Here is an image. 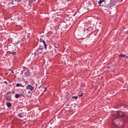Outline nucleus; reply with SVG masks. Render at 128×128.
I'll list each match as a JSON object with an SVG mask.
<instances>
[{"label": "nucleus", "mask_w": 128, "mask_h": 128, "mask_svg": "<svg viewBox=\"0 0 128 128\" xmlns=\"http://www.w3.org/2000/svg\"><path fill=\"white\" fill-rule=\"evenodd\" d=\"M68 22H67V24L66 22H62L60 24L59 28H66V24L70 25V24H72V18H70Z\"/></svg>", "instance_id": "obj_1"}, {"label": "nucleus", "mask_w": 128, "mask_h": 128, "mask_svg": "<svg viewBox=\"0 0 128 128\" xmlns=\"http://www.w3.org/2000/svg\"><path fill=\"white\" fill-rule=\"evenodd\" d=\"M116 4V0H110V2L107 5L108 8H112Z\"/></svg>", "instance_id": "obj_2"}, {"label": "nucleus", "mask_w": 128, "mask_h": 128, "mask_svg": "<svg viewBox=\"0 0 128 128\" xmlns=\"http://www.w3.org/2000/svg\"><path fill=\"white\" fill-rule=\"evenodd\" d=\"M44 50V47L40 46V47L36 50V52H34V55L36 54H42V50Z\"/></svg>", "instance_id": "obj_3"}, {"label": "nucleus", "mask_w": 128, "mask_h": 128, "mask_svg": "<svg viewBox=\"0 0 128 128\" xmlns=\"http://www.w3.org/2000/svg\"><path fill=\"white\" fill-rule=\"evenodd\" d=\"M117 118H116L112 120V124H113V126H112V128H118V125H116V122H116V120Z\"/></svg>", "instance_id": "obj_4"}, {"label": "nucleus", "mask_w": 128, "mask_h": 128, "mask_svg": "<svg viewBox=\"0 0 128 128\" xmlns=\"http://www.w3.org/2000/svg\"><path fill=\"white\" fill-rule=\"evenodd\" d=\"M26 88L28 90H30L31 92H32V90H34V86H32L31 84H28L26 86Z\"/></svg>", "instance_id": "obj_5"}, {"label": "nucleus", "mask_w": 128, "mask_h": 128, "mask_svg": "<svg viewBox=\"0 0 128 128\" xmlns=\"http://www.w3.org/2000/svg\"><path fill=\"white\" fill-rule=\"evenodd\" d=\"M24 76H30V70H28L24 73Z\"/></svg>", "instance_id": "obj_6"}, {"label": "nucleus", "mask_w": 128, "mask_h": 128, "mask_svg": "<svg viewBox=\"0 0 128 128\" xmlns=\"http://www.w3.org/2000/svg\"><path fill=\"white\" fill-rule=\"evenodd\" d=\"M16 86L18 87V86H22V88H24L26 86V85H22L21 83H18L16 84Z\"/></svg>", "instance_id": "obj_7"}, {"label": "nucleus", "mask_w": 128, "mask_h": 128, "mask_svg": "<svg viewBox=\"0 0 128 128\" xmlns=\"http://www.w3.org/2000/svg\"><path fill=\"white\" fill-rule=\"evenodd\" d=\"M119 57L120 58H128V56H126V55L123 54H120L119 55Z\"/></svg>", "instance_id": "obj_8"}, {"label": "nucleus", "mask_w": 128, "mask_h": 128, "mask_svg": "<svg viewBox=\"0 0 128 128\" xmlns=\"http://www.w3.org/2000/svg\"><path fill=\"white\" fill-rule=\"evenodd\" d=\"M120 108L121 110H124V108H126V106L121 105L120 106Z\"/></svg>", "instance_id": "obj_9"}, {"label": "nucleus", "mask_w": 128, "mask_h": 128, "mask_svg": "<svg viewBox=\"0 0 128 128\" xmlns=\"http://www.w3.org/2000/svg\"><path fill=\"white\" fill-rule=\"evenodd\" d=\"M6 106H7L8 108H10V106H12V103L10 102H7L6 103Z\"/></svg>", "instance_id": "obj_10"}, {"label": "nucleus", "mask_w": 128, "mask_h": 128, "mask_svg": "<svg viewBox=\"0 0 128 128\" xmlns=\"http://www.w3.org/2000/svg\"><path fill=\"white\" fill-rule=\"evenodd\" d=\"M22 0H12V4H14V2H20Z\"/></svg>", "instance_id": "obj_11"}, {"label": "nucleus", "mask_w": 128, "mask_h": 128, "mask_svg": "<svg viewBox=\"0 0 128 128\" xmlns=\"http://www.w3.org/2000/svg\"><path fill=\"white\" fill-rule=\"evenodd\" d=\"M6 100L7 102H10V100H12V98L10 96H7L6 98Z\"/></svg>", "instance_id": "obj_12"}, {"label": "nucleus", "mask_w": 128, "mask_h": 128, "mask_svg": "<svg viewBox=\"0 0 128 128\" xmlns=\"http://www.w3.org/2000/svg\"><path fill=\"white\" fill-rule=\"evenodd\" d=\"M10 94V91L8 92L7 93L4 94V98H6V96H8V94Z\"/></svg>", "instance_id": "obj_13"}, {"label": "nucleus", "mask_w": 128, "mask_h": 128, "mask_svg": "<svg viewBox=\"0 0 128 128\" xmlns=\"http://www.w3.org/2000/svg\"><path fill=\"white\" fill-rule=\"evenodd\" d=\"M15 98H20V94H16Z\"/></svg>", "instance_id": "obj_14"}, {"label": "nucleus", "mask_w": 128, "mask_h": 128, "mask_svg": "<svg viewBox=\"0 0 128 128\" xmlns=\"http://www.w3.org/2000/svg\"><path fill=\"white\" fill-rule=\"evenodd\" d=\"M20 44V40H18V42H15L16 44Z\"/></svg>", "instance_id": "obj_15"}, {"label": "nucleus", "mask_w": 128, "mask_h": 128, "mask_svg": "<svg viewBox=\"0 0 128 128\" xmlns=\"http://www.w3.org/2000/svg\"><path fill=\"white\" fill-rule=\"evenodd\" d=\"M102 0H100L98 1V4L100 6H101L102 4Z\"/></svg>", "instance_id": "obj_16"}, {"label": "nucleus", "mask_w": 128, "mask_h": 128, "mask_svg": "<svg viewBox=\"0 0 128 128\" xmlns=\"http://www.w3.org/2000/svg\"><path fill=\"white\" fill-rule=\"evenodd\" d=\"M43 44H44V46L46 50V42L44 41V42H43Z\"/></svg>", "instance_id": "obj_17"}, {"label": "nucleus", "mask_w": 128, "mask_h": 128, "mask_svg": "<svg viewBox=\"0 0 128 128\" xmlns=\"http://www.w3.org/2000/svg\"><path fill=\"white\" fill-rule=\"evenodd\" d=\"M72 98H74L75 100H78V96H73Z\"/></svg>", "instance_id": "obj_18"}, {"label": "nucleus", "mask_w": 128, "mask_h": 128, "mask_svg": "<svg viewBox=\"0 0 128 128\" xmlns=\"http://www.w3.org/2000/svg\"><path fill=\"white\" fill-rule=\"evenodd\" d=\"M40 42H44V39H40Z\"/></svg>", "instance_id": "obj_19"}, {"label": "nucleus", "mask_w": 128, "mask_h": 128, "mask_svg": "<svg viewBox=\"0 0 128 128\" xmlns=\"http://www.w3.org/2000/svg\"><path fill=\"white\" fill-rule=\"evenodd\" d=\"M36 0H30L29 2L32 3L34 2H36Z\"/></svg>", "instance_id": "obj_20"}, {"label": "nucleus", "mask_w": 128, "mask_h": 128, "mask_svg": "<svg viewBox=\"0 0 128 128\" xmlns=\"http://www.w3.org/2000/svg\"><path fill=\"white\" fill-rule=\"evenodd\" d=\"M82 96H84V94L81 93V94H80L78 95V96H80V97Z\"/></svg>", "instance_id": "obj_21"}, {"label": "nucleus", "mask_w": 128, "mask_h": 128, "mask_svg": "<svg viewBox=\"0 0 128 128\" xmlns=\"http://www.w3.org/2000/svg\"><path fill=\"white\" fill-rule=\"evenodd\" d=\"M18 116H19V118H22V114H18Z\"/></svg>", "instance_id": "obj_22"}, {"label": "nucleus", "mask_w": 128, "mask_h": 128, "mask_svg": "<svg viewBox=\"0 0 128 128\" xmlns=\"http://www.w3.org/2000/svg\"><path fill=\"white\" fill-rule=\"evenodd\" d=\"M12 54L13 56H16V52H13L12 53Z\"/></svg>", "instance_id": "obj_23"}, {"label": "nucleus", "mask_w": 128, "mask_h": 128, "mask_svg": "<svg viewBox=\"0 0 128 128\" xmlns=\"http://www.w3.org/2000/svg\"><path fill=\"white\" fill-rule=\"evenodd\" d=\"M21 96H24V94H19V98H21Z\"/></svg>", "instance_id": "obj_24"}, {"label": "nucleus", "mask_w": 128, "mask_h": 128, "mask_svg": "<svg viewBox=\"0 0 128 128\" xmlns=\"http://www.w3.org/2000/svg\"><path fill=\"white\" fill-rule=\"evenodd\" d=\"M46 87L44 88V92H46Z\"/></svg>", "instance_id": "obj_25"}, {"label": "nucleus", "mask_w": 128, "mask_h": 128, "mask_svg": "<svg viewBox=\"0 0 128 128\" xmlns=\"http://www.w3.org/2000/svg\"><path fill=\"white\" fill-rule=\"evenodd\" d=\"M78 14V12H77L76 14H75V16H76V15H77Z\"/></svg>", "instance_id": "obj_26"}, {"label": "nucleus", "mask_w": 128, "mask_h": 128, "mask_svg": "<svg viewBox=\"0 0 128 128\" xmlns=\"http://www.w3.org/2000/svg\"><path fill=\"white\" fill-rule=\"evenodd\" d=\"M4 84H8V82L6 81L4 82Z\"/></svg>", "instance_id": "obj_27"}, {"label": "nucleus", "mask_w": 128, "mask_h": 128, "mask_svg": "<svg viewBox=\"0 0 128 128\" xmlns=\"http://www.w3.org/2000/svg\"><path fill=\"white\" fill-rule=\"evenodd\" d=\"M14 92H15L14 90L12 92V94H14Z\"/></svg>", "instance_id": "obj_28"}, {"label": "nucleus", "mask_w": 128, "mask_h": 128, "mask_svg": "<svg viewBox=\"0 0 128 128\" xmlns=\"http://www.w3.org/2000/svg\"><path fill=\"white\" fill-rule=\"evenodd\" d=\"M102 0V2H104V0Z\"/></svg>", "instance_id": "obj_29"}, {"label": "nucleus", "mask_w": 128, "mask_h": 128, "mask_svg": "<svg viewBox=\"0 0 128 128\" xmlns=\"http://www.w3.org/2000/svg\"><path fill=\"white\" fill-rule=\"evenodd\" d=\"M40 88H44V86H40Z\"/></svg>", "instance_id": "obj_30"}, {"label": "nucleus", "mask_w": 128, "mask_h": 128, "mask_svg": "<svg viewBox=\"0 0 128 128\" xmlns=\"http://www.w3.org/2000/svg\"><path fill=\"white\" fill-rule=\"evenodd\" d=\"M28 94H30V91H28Z\"/></svg>", "instance_id": "obj_31"}, {"label": "nucleus", "mask_w": 128, "mask_h": 128, "mask_svg": "<svg viewBox=\"0 0 128 128\" xmlns=\"http://www.w3.org/2000/svg\"><path fill=\"white\" fill-rule=\"evenodd\" d=\"M120 0V2H122V0Z\"/></svg>", "instance_id": "obj_32"}, {"label": "nucleus", "mask_w": 128, "mask_h": 128, "mask_svg": "<svg viewBox=\"0 0 128 128\" xmlns=\"http://www.w3.org/2000/svg\"><path fill=\"white\" fill-rule=\"evenodd\" d=\"M54 52H56V49H54Z\"/></svg>", "instance_id": "obj_33"}, {"label": "nucleus", "mask_w": 128, "mask_h": 128, "mask_svg": "<svg viewBox=\"0 0 128 128\" xmlns=\"http://www.w3.org/2000/svg\"><path fill=\"white\" fill-rule=\"evenodd\" d=\"M108 68H110V66L108 67Z\"/></svg>", "instance_id": "obj_34"}, {"label": "nucleus", "mask_w": 128, "mask_h": 128, "mask_svg": "<svg viewBox=\"0 0 128 128\" xmlns=\"http://www.w3.org/2000/svg\"><path fill=\"white\" fill-rule=\"evenodd\" d=\"M12 74H14V71H12Z\"/></svg>", "instance_id": "obj_35"}, {"label": "nucleus", "mask_w": 128, "mask_h": 128, "mask_svg": "<svg viewBox=\"0 0 128 128\" xmlns=\"http://www.w3.org/2000/svg\"><path fill=\"white\" fill-rule=\"evenodd\" d=\"M128 31L127 30L126 34H128Z\"/></svg>", "instance_id": "obj_36"}, {"label": "nucleus", "mask_w": 128, "mask_h": 128, "mask_svg": "<svg viewBox=\"0 0 128 128\" xmlns=\"http://www.w3.org/2000/svg\"><path fill=\"white\" fill-rule=\"evenodd\" d=\"M54 48H57L56 46H54Z\"/></svg>", "instance_id": "obj_37"}, {"label": "nucleus", "mask_w": 128, "mask_h": 128, "mask_svg": "<svg viewBox=\"0 0 128 128\" xmlns=\"http://www.w3.org/2000/svg\"><path fill=\"white\" fill-rule=\"evenodd\" d=\"M79 40H82V38H80Z\"/></svg>", "instance_id": "obj_38"}, {"label": "nucleus", "mask_w": 128, "mask_h": 128, "mask_svg": "<svg viewBox=\"0 0 128 128\" xmlns=\"http://www.w3.org/2000/svg\"><path fill=\"white\" fill-rule=\"evenodd\" d=\"M24 68H26V67H24Z\"/></svg>", "instance_id": "obj_39"}, {"label": "nucleus", "mask_w": 128, "mask_h": 128, "mask_svg": "<svg viewBox=\"0 0 128 128\" xmlns=\"http://www.w3.org/2000/svg\"><path fill=\"white\" fill-rule=\"evenodd\" d=\"M21 74H22V72Z\"/></svg>", "instance_id": "obj_40"}]
</instances>
